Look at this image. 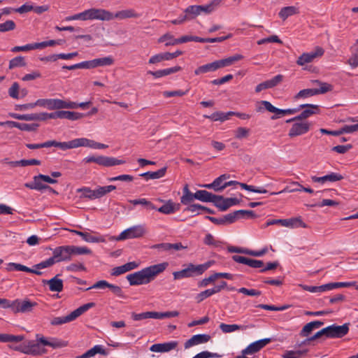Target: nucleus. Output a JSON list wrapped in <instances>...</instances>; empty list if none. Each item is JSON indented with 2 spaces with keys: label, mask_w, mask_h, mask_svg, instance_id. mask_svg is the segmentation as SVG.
Here are the masks:
<instances>
[{
  "label": "nucleus",
  "mask_w": 358,
  "mask_h": 358,
  "mask_svg": "<svg viewBox=\"0 0 358 358\" xmlns=\"http://www.w3.org/2000/svg\"><path fill=\"white\" fill-rule=\"evenodd\" d=\"M168 265L167 262H163L146 267L139 271L127 275V279L131 286L148 284L153 280L157 275L162 273Z\"/></svg>",
  "instance_id": "nucleus-1"
},
{
  "label": "nucleus",
  "mask_w": 358,
  "mask_h": 358,
  "mask_svg": "<svg viewBox=\"0 0 358 358\" xmlns=\"http://www.w3.org/2000/svg\"><path fill=\"white\" fill-rule=\"evenodd\" d=\"M92 251L87 247L62 245L57 247L52 252L56 262L70 261L76 255H90Z\"/></svg>",
  "instance_id": "nucleus-2"
},
{
  "label": "nucleus",
  "mask_w": 358,
  "mask_h": 358,
  "mask_svg": "<svg viewBox=\"0 0 358 358\" xmlns=\"http://www.w3.org/2000/svg\"><path fill=\"white\" fill-rule=\"evenodd\" d=\"M113 13L108 10L101 8H90L82 13L66 17V20H99L102 21H109L113 20Z\"/></svg>",
  "instance_id": "nucleus-3"
},
{
  "label": "nucleus",
  "mask_w": 358,
  "mask_h": 358,
  "mask_svg": "<svg viewBox=\"0 0 358 358\" xmlns=\"http://www.w3.org/2000/svg\"><path fill=\"white\" fill-rule=\"evenodd\" d=\"M56 262L54 259L53 257L48 258V259L43 261L37 264L34 266V268H30L24 265L18 263H9L7 265L6 270L8 271H24L27 273H34L38 275H41L43 274L40 269L45 268L52 266L55 264Z\"/></svg>",
  "instance_id": "nucleus-4"
},
{
  "label": "nucleus",
  "mask_w": 358,
  "mask_h": 358,
  "mask_svg": "<svg viewBox=\"0 0 358 358\" xmlns=\"http://www.w3.org/2000/svg\"><path fill=\"white\" fill-rule=\"evenodd\" d=\"M211 262H208L203 264L194 265L189 264L187 268L173 273L174 280L192 278L203 274L210 266Z\"/></svg>",
  "instance_id": "nucleus-5"
},
{
  "label": "nucleus",
  "mask_w": 358,
  "mask_h": 358,
  "mask_svg": "<svg viewBox=\"0 0 358 358\" xmlns=\"http://www.w3.org/2000/svg\"><path fill=\"white\" fill-rule=\"evenodd\" d=\"M94 306L95 303L93 302L85 303L80 306L77 309L74 310L66 316L55 317L52 318L50 321V324L53 326H58L72 322L75 320L76 318H78L79 316H80L82 314L87 311L89 309Z\"/></svg>",
  "instance_id": "nucleus-6"
},
{
  "label": "nucleus",
  "mask_w": 358,
  "mask_h": 358,
  "mask_svg": "<svg viewBox=\"0 0 358 358\" xmlns=\"http://www.w3.org/2000/svg\"><path fill=\"white\" fill-rule=\"evenodd\" d=\"M286 122H292V125L288 132V136L290 138H294L307 134L313 126V124L309 121L291 120V119H289L286 120Z\"/></svg>",
  "instance_id": "nucleus-7"
},
{
  "label": "nucleus",
  "mask_w": 358,
  "mask_h": 358,
  "mask_svg": "<svg viewBox=\"0 0 358 358\" xmlns=\"http://www.w3.org/2000/svg\"><path fill=\"white\" fill-rule=\"evenodd\" d=\"M36 104L38 106L46 108L49 110H59L75 107V104L70 103V101L59 99H40L36 101Z\"/></svg>",
  "instance_id": "nucleus-8"
},
{
  "label": "nucleus",
  "mask_w": 358,
  "mask_h": 358,
  "mask_svg": "<svg viewBox=\"0 0 358 358\" xmlns=\"http://www.w3.org/2000/svg\"><path fill=\"white\" fill-rule=\"evenodd\" d=\"M146 234V229L143 225H136L128 228L120 233L116 240L122 241L130 238H138Z\"/></svg>",
  "instance_id": "nucleus-9"
},
{
  "label": "nucleus",
  "mask_w": 358,
  "mask_h": 358,
  "mask_svg": "<svg viewBox=\"0 0 358 358\" xmlns=\"http://www.w3.org/2000/svg\"><path fill=\"white\" fill-rule=\"evenodd\" d=\"M38 303L35 301H31L28 299L23 300L15 299L13 300V312L14 313H30L33 309L37 306Z\"/></svg>",
  "instance_id": "nucleus-10"
},
{
  "label": "nucleus",
  "mask_w": 358,
  "mask_h": 358,
  "mask_svg": "<svg viewBox=\"0 0 358 358\" xmlns=\"http://www.w3.org/2000/svg\"><path fill=\"white\" fill-rule=\"evenodd\" d=\"M297 108H299V110L301 109L303 110L299 115L291 118V120L307 121V118L320 113L319 106L315 104H301Z\"/></svg>",
  "instance_id": "nucleus-11"
},
{
  "label": "nucleus",
  "mask_w": 358,
  "mask_h": 358,
  "mask_svg": "<svg viewBox=\"0 0 358 358\" xmlns=\"http://www.w3.org/2000/svg\"><path fill=\"white\" fill-rule=\"evenodd\" d=\"M324 53V50L321 47H316L313 51L303 53L296 60L299 66H303L306 64L312 62L315 59L322 57Z\"/></svg>",
  "instance_id": "nucleus-12"
},
{
  "label": "nucleus",
  "mask_w": 358,
  "mask_h": 358,
  "mask_svg": "<svg viewBox=\"0 0 358 358\" xmlns=\"http://www.w3.org/2000/svg\"><path fill=\"white\" fill-rule=\"evenodd\" d=\"M328 338H340L345 336L349 331V324L345 323L341 326L332 324L327 327Z\"/></svg>",
  "instance_id": "nucleus-13"
},
{
  "label": "nucleus",
  "mask_w": 358,
  "mask_h": 358,
  "mask_svg": "<svg viewBox=\"0 0 358 358\" xmlns=\"http://www.w3.org/2000/svg\"><path fill=\"white\" fill-rule=\"evenodd\" d=\"M52 146L59 148L62 150L76 148L82 146L81 138H76L68 142H57L56 141H49V148Z\"/></svg>",
  "instance_id": "nucleus-14"
},
{
  "label": "nucleus",
  "mask_w": 358,
  "mask_h": 358,
  "mask_svg": "<svg viewBox=\"0 0 358 358\" xmlns=\"http://www.w3.org/2000/svg\"><path fill=\"white\" fill-rule=\"evenodd\" d=\"M271 341V338H264L250 344L246 348L242 350V355H252L259 352Z\"/></svg>",
  "instance_id": "nucleus-15"
},
{
  "label": "nucleus",
  "mask_w": 358,
  "mask_h": 358,
  "mask_svg": "<svg viewBox=\"0 0 358 358\" xmlns=\"http://www.w3.org/2000/svg\"><path fill=\"white\" fill-rule=\"evenodd\" d=\"M232 259L240 264H245L249 266L251 268H260L264 266V262L262 260L250 259L245 257L239 256V255H234L232 256Z\"/></svg>",
  "instance_id": "nucleus-16"
},
{
  "label": "nucleus",
  "mask_w": 358,
  "mask_h": 358,
  "mask_svg": "<svg viewBox=\"0 0 358 358\" xmlns=\"http://www.w3.org/2000/svg\"><path fill=\"white\" fill-rule=\"evenodd\" d=\"M182 54L180 50H177L174 52H163L152 56L149 59V64H156L162 61H168L173 59Z\"/></svg>",
  "instance_id": "nucleus-17"
},
{
  "label": "nucleus",
  "mask_w": 358,
  "mask_h": 358,
  "mask_svg": "<svg viewBox=\"0 0 358 358\" xmlns=\"http://www.w3.org/2000/svg\"><path fill=\"white\" fill-rule=\"evenodd\" d=\"M210 340V336L208 334H196L192 336L189 339L186 341L184 344L185 349L189 348L192 346L203 344L208 342Z\"/></svg>",
  "instance_id": "nucleus-18"
},
{
  "label": "nucleus",
  "mask_w": 358,
  "mask_h": 358,
  "mask_svg": "<svg viewBox=\"0 0 358 358\" xmlns=\"http://www.w3.org/2000/svg\"><path fill=\"white\" fill-rule=\"evenodd\" d=\"M24 186L30 189H35L37 191H43L44 189L52 190V188L49 185L45 184V182L38 176L33 177V181L31 182H27Z\"/></svg>",
  "instance_id": "nucleus-19"
},
{
  "label": "nucleus",
  "mask_w": 358,
  "mask_h": 358,
  "mask_svg": "<svg viewBox=\"0 0 358 358\" xmlns=\"http://www.w3.org/2000/svg\"><path fill=\"white\" fill-rule=\"evenodd\" d=\"M178 345L176 341L156 343L151 345L150 350L154 352H167L175 349Z\"/></svg>",
  "instance_id": "nucleus-20"
},
{
  "label": "nucleus",
  "mask_w": 358,
  "mask_h": 358,
  "mask_svg": "<svg viewBox=\"0 0 358 358\" xmlns=\"http://www.w3.org/2000/svg\"><path fill=\"white\" fill-rule=\"evenodd\" d=\"M96 164L103 166H113L115 165L123 164L125 163V161L117 159L111 157H106V156H98L96 157Z\"/></svg>",
  "instance_id": "nucleus-21"
},
{
  "label": "nucleus",
  "mask_w": 358,
  "mask_h": 358,
  "mask_svg": "<svg viewBox=\"0 0 358 358\" xmlns=\"http://www.w3.org/2000/svg\"><path fill=\"white\" fill-rule=\"evenodd\" d=\"M83 114L78 113V112H73V111H69V110H58L55 112V115H52L51 117H55V119H67L70 120H76L78 119H80L83 117Z\"/></svg>",
  "instance_id": "nucleus-22"
},
{
  "label": "nucleus",
  "mask_w": 358,
  "mask_h": 358,
  "mask_svg": "<svg viewBox=\"0 0 358 358\" xmlns=\"http://www.w3.org/2000/svg\"><path fill=\"white\" fill-rule=\"evenodd\" d=\"M225 188L229 186L234 185H238L242 189H244L245 190L255 192V193H260V194H265L267 192V190L266 189L262 188V187H257L253 185H249L245 183L239 182L238 181L235 180H231L229 182H225Z\"/></svg>",
  "instance_id": "nucleus-23"
},
{
  "label": "nucleus",
  "mask_w": 358,
  "mask_h": 358,
  "mask_svg": "<svg viewBox=\"0 0 358 358\" xmlns=\"http://www.w3.org/2000/svg\"><path fill=\"white\" fill-rule=\"evenodd\" d=\"M38 341L45 346H50L53 348H62L66 345L64 341L58 340L57 338H52L50 341H48L45 337L40 336L38 334L36 335Z\"/></svg>",
  "instance_id": "nucleus-24"
},
{
  "label": "nucleus",
  "mask_w": 358,
  "mask_h": 358,
  "mask_svg": "<svg viewBox=\"0 0 358 358\" xmlns=\"http://www.w3.org/2000/svg\"><path fill=\"white\" fill-rule=\"evenodd\" d=\"M59 275H57L54 278L50 280H43V284H47L49 285V289L51 292H60L63 289V280L59 279Z\"/></svg>",
  "instance_id": "nucleus-25"
},
{
  "label": "nucleus",
  "mask_w": 358,
  "mask_h": 358,
  "mask_svg": "<svg viewBox=\"0 0 358 358\" xmlns=\"http://www.w3.org/2000/svg\"><path fill=\"white\" fill-rule=\"evenodd\" d=\"M242 59H243V56L242 55L236 54L233 56L229 57L225 59H222L220 60H216L215 64H216L217 69L231 66L234 62H238Z\"/></svg>",
  "instance_id": "nucleus-26"
},
{
  "label": "nucleus",
  "mask_w": 358,
  "mask_h": 358,
  "mask_svg": "<svg viewBox=\"0 0 358 358\" xmlns=\"http://www.w3.org/2000/svg\"><path fill=\"white\" fill-rule=\"evenodd\" d=\"M22 352L25 354L38 356L45 353V350H41L38 343H35L34 341H29Z\"/></svg>",
  "instance_id": "nucleus-27"
},
{
  "label": "nucleus",
  "mask_w": 358,
  "mask_h": 358,
  "mask_svg": "<svg viewBox=\"0 0 358 358\" xmlns=\"http://www.w3.org/2000/svg\"><path fill=\"white\" fill-rule=\"evenodd\" d=\"M282 226L289 228H308V225L303 222L301 217H292L289 219H283Z\"/></svg>",
  "instance_id": "nucleus-28"
},
{
  "label": "nucleus",
  "mask_w": 358,
  "mask_h": 358,
  "mask_svg": "<svg viewBox=\"0 0 358 358\" xmlns=\"http://www.w3.org/2000/svg\"><path fill=\"white\" fill-rule=\"evenodd\" d=\"M324 324L322 321H313L306 324L301 330L300 336L302 337L308 336L314 329H318Z\"/></svg>",
  "instance_id": "nucleus-29"
},
{
  "label": "nucleus",
  "mask_w": 358,
  "mask_h": 358,
  "mask_svg": "<svg viewBox=\"0 0 358 358\" xmlns=\"http://www.w3.org/2000/svg\"><path fill=\"white\" fill-rule=\"evenodd\" d=\"M113 19L117 18L124 20L127 18H136L140 16L134 9H126L117 11L115 15L113 14Z\"/></svg>",
  "instance_id": "nucleus-30"
},
{
  "label": "nucleus",
  "mask_w": 358,
  "mask_h": 358,
  "mask_svg": "<svg viewBox=\"0 0 358 358\" xmlns=\"http://www.w3.org/2000/svg\"><path fill=\"white\" fill-rule=\"evenodd\" d=\"M181 70V67L178 66H176L171 68H168L162 70H159L156 71H148L149 74L152 75L155 78H158L163 76H166L174 73H176Z\"/></svg>",
  "instance_id": "nucleus-31"
},
{
  "label": "nucleus",
  "mask_w": 358,
  "mask_h": 358,
  "mask_svg": "<svg viewBox=\"0 0 358 358\" xmlns=\"http://www.w3.org/2000/svg\"><path fill=\"white\" fill-rule=\"evenodd\" d=\"M299 13V8L295 6H285L280 9V12L278 13V16L282 20H285L287 17L298 14Z\"/></svg>",
  "instance_id": "nucleus-32"
},
{
  "label": "nucleus",
  "mask_w": 358,
  "mask_h": 358,
  "mask_svg": "<svg viewBox=\"0 0 358 358\" xmlns=\"http://www.w3.org/2000/svg\"><path fill=\"white\" fill-rule=\"evenodd\" d=\"M166 167H163L157 171H148L140 174V176L145 178L146 180L159 179L164 177L166 172Z\"/></svg>",
  "instance_id": "nucleus-33"
},
{
  "label": "nucleus",
  "mask_w": 358,
  "mask_h": 358,
  "mask_svg": "<svg viewBox=\"0 0 358 358\" xmlns=\"http://www.w3.org/2000/svg\"><path fill=\"white\" fill-rule=\"evenodd\" d=\"M215 194H213L206 190H198L194 194L195 199H198L203 202H212L213 201Z\"/></svg>",
  "instance_id": "nucleus-34"
},
{
  "label": "nucleus",
  "mask_w": 358,
  "mask_h": 358,
  "mask_svg": "<svg viewBox=\"0 0 358 358\" xmlns=\"http://www.w3.org/2000/svg\"><path fill=\"white\" fill-rule=\"evenodd\" d=\"M311 83L317 85L318 86L317 88H313L314 91L317 92V95L327 93L333 90V86L327 83L321 82L318 80H311Z\"/></svg>",
  "instance_id": "nucleus-35"
},
{
  "label": "nucleus",
  "mask_w": 358,
  "mask_h": 358,
  "mask_svg": "<svg viewBox=\"0 0 358 358\" xmlns=\"http://www.w3.org/2000/svg\"><path fill=\"white\" fill-rule=\"evenodd\" d=\"M227 198H224L222 196L215 195L213 203L221 211L227 210L229 206Z\"/></svg>",
  "instance_id": "nucleus-36"
},
{
  "label": "nucleus",
  "mask_w": 358,
  "mask_h": 358,
  "mask_svg": "<svg viewBox=\"0 0 358 358\" xmlns=\"http://www.w3.org/2000/svg\"><path fill=\"white\" fill-rule=\"evenodd\" d=\"M24 339L23 335H11L7 334H0V342L1 343H19Z\"/></svg>",
  "instance_id": "nucleus-37"
},
{
  "label": "nucleus",
  "mask_w": 358,
  "mask_h": 358,
  "mask_svg": "<svg viewBox=\"0 0 358 358\" xmlns=\"http://www.w3.org/2000/svg\"><path fill=\"white\" fill-rule=\"evenodd\" d=\"M81 143L82 146L81 147H88L92 148L94 149H105L108 148L107 145L95 142L94 141L90 140L86 138H81Z\"/></svg>",
  "instance_id": "nucleus-38"
},
{
  "label": "nucleus",
  "mask_w": 358,
  "mask_h": 358,
  "mask_svg": "<svg viewBox=\"0 0 358 358\" xmlns=\"http://www.w3.org/2000/svg\"><path fill=\"white\" fill-rule=\"evenodd\" d=\"M184 13L187 20H193L200 15L199 6L197 5L188 6L185 9Z\"/></svg>",
  "instance_id": "nucleus-39"
},
{
  "label": "nucleus",
  "mask_w": 358,
  "mask_h": 358,
  "mask_svg": "<svg viewBox=\"0 0 358 358\" xmlns=\"http://www.w3.org/2000/svg\"><path fill=\"white\" fill-rule=\"evenodd\" d=\"M217 70L215 61L211 63H208L204 65H202L199 67H198L195 71L194 73L195 75H199L202 73H206L208 72H213Z\"/></svg>",
  "instance_id": "nucleus-40"
},
{
  "label": "nucleus",
  "mask_w": 358,
  "mask_h": 358,
  "mask_svg": "<svg viewBox=\"0 0 358 358\" xmlns=\"http://www.w3.org/2000/svg\"><path fill=\"white\" fill-rule=\"evenodd\" d=\"M220 329L223 333L228 334L237 330H244L246 329V327L238 324H227L225 323H221L220 324Z\"/></svg>",
  "instance_id": "nucleus-41"
},
{
  "label": "nucleus",
  "mask_w": 358,
  "mask_h": 358,
  "mask_svg": "<svg viewBox=\"0 0 358 358\" xmlns=\"http://www.w3.org/2000/svg\"><path fill=\"white\" fill-rule=\"evenodd\" d=\"M230 178V175L229 174H222L218 178H215L214 181V184L215 186V192H221L225 189L224 180L229 179Z\"/></svg>",
  "instance_id": "nucleus-42"
},
{
  "label": "nucleus",
  "mask_w": 358,
  "mask_h": 358,
  "mask_svg": "<svg viewBox=\"0 0 358 358\" xmlns=\"http://www.w3.org/2000/svg\"><path fill=\"white\" fill-rule=\"evenodd\" d=\"M177 41L178 38H175L170 33L162 35L158 39V43H165L166 46L178 45Z\"/></svg>",
  "instance_id": "nucleus-43"
},
{
  "label": "nucleus",
  "mask_w": 358,
  "mask_h": 358,
  "mask_svg": "<svg viewBox=\"0 0 358 358\" xmlns=\"http://www.w3.org/2000/svg\"><path fill=\"white\" fill-rule=\"evenodd\" d=\"M308 352V350H287L282 355V358H301Z\"/></svg>",
  "instance_id": "nucleus-44"
},
{
  "label": "nucleus",
  "mask_w": 358,
  "mask_h": 358,
  "mask_svg": "<svg viewBox=\"0 0 358 358\" xmlns=\"http://www.w3.org/2000/svg\"><path fill=\"white\" fill-rule=\"evenodd\" d=\"M27 65L25 59L22 56H17L10 59L9 62V69H13L17 67H24Z\"/></svg>",
  "instance_id": "nucleus-45"
},
{
  "label": "nucleus",
  "mask_w": 358,
  "mask_h": 358,
  "mask_svg": "<svg viewBox=\"0 0 358 358\" xmlns=\"http://www.w3.org/2000/svg\"><path fill=\"white\" fill-rule=\"evenodd\" d=\"M159 213L165 215H169L175 213L177 210L176 205L171 201H167L164 205L157 208Z\"/></svg>",
  "instance_id": "nucleus-46"
},
{
  "label": "nucleus",
  "mask_w": 358,
  "mask_h": 358,
  "mask_svg": "<svg viewBox=\"0 0 358 358\" xmlns=\"http://www.w3.org/2000/svg\"><path fill=\"white\" fill-rule=\"evenodd\" d=\"M86 355L89 358L95 356L96 354L102 355H106L108 353L101 345H96L91 349L85 352Z\"/></svg>",
  "instance_id": "nucleus-47"
},
{
  "label": "nucleus",
  "mask_w": 358,
  "mask_h": 358,
  "mask_svg": "<svg viewBox=\"0 0 358 358\" xmlns=\"http://www.w3.org/2000/svg\"><path fill=\"white\" fill-rule=\"evenodd\" d=\"M220 3V0H213L210 3L206 5L198 6L200 14L204 13L205 14H209L212 13L215 7Z\"/></svg>",
  "instance_id": "nucleus-48"
},
{
  "label": "nucleus",
  "mask_w": 358,
  "mask_h": 358,
  "mask_svg": "<svg viewBox=\"0 0 358 358\" xmlns=\"http://www.w3.org/2000/svg\"><path fill=\"white\" fill-rule=\"evenodd\" d=\"M115 189L116 187L115 185L99 187L97 189H94L96 199L101 198Z\"/></svg>",
  "instance_id": "nucleus-49"
},
{
  "label": "nucleus",
  "mask_w": 358,
  "mask_h": 358,
  "mask_svg": "<svg viewBox=\"0 0 358 358\" xmlns=\"http://www.w3.org/2000/svg\"><path fill=\"white\" fill-rule=\"evenodd\" d=\"M95 68L98 66H111L114 64V59L111 56L94 59Z\"/></svg>",
  "instance_id": "nucleus-50"
},
{
  "label": "nucleus",
  "mask_w": 358,
  "mask_h": 358,
  "mask_svg": "<svg viewBox=\"0 0 358 358\" xmlns=\"http://www.w3.org/2000/svg\"><path fill=\"white\" fill-rule=\"evenodd\" d=\"M131 318L135 321H139L150 318L155 319V311H148L141 313H132Z\"/></svg>",
  "instance_id": "nucleus-51"
},
{
  "label": "nucleus",
  "mask_w": 358,
  "mask_h": 358,
  "mask_svg": "<svg viewBox=\"0 0 358 358\" xmlns=\"http://www.w3.org/2000/svg\"><path fill=\"white\" fill-rule=\"evenodd\" d=\"M83 239L88 243H104L106 239L102 236H93L90 233L85 232Z\"/></svg>",
  "instance_id": "nucleus-52"
},
{
  "label": "nucleus",
  "mask_w": 358,
  "mask_h": 358,
  "mask_svg": "<svg viewBox=\"0 0 358 358\" xmlns=\"http://www.w3.org/2000/svg\"><path fill=\"white\" fill-rule=\"evenodd\" d=\"M316 91H314L313 88L312 89H304L299 91L295 96L294 99H299L301 98H307L310 96H313L317 95Z\"/></svg>",
  "instance_id": "nucleus-53"
},
{
  "label": "nucleus",
  "mask_w": 358,
  "mask_h": 358,
  "mask_svg": "<svg viewBox=\"0 0 358 358\" xmlns=\"http://www.w3.org/2000/svg\"><path fill=\"white\" fill-rule=\"evenodd\" d=\"M179 315V312L177 310L167 311L164 313H159L155 311V319L162 320L164 318L174 317Z\"/></svg>",
  "instance_id": "nucleus-54"
},
{
  "label": "nucleus",
  "mask_w": 358,
  "mask_h": 358,
  "mask_svg": "<svg viewBox=\"0 0 358 358\" xmlns=\"http://www.w3.org/2000/svg\"><path fill=\"white\" fill-rule=\"evenodd\" d=\"M77 192L82 193L80 196L81 198H87L92 200L96 199L94 190H92L89 187L80 188L77 190Z\"/></svg>",
  "instance_id": "nucleus-55"
},
{
  "label": "nucleus",
  "mask_w": 358,
  "mask_h": 358,
  "mask_svg": "<svg viewBox=\"0 0 358 358\" xmlns=\"http://www.w3.org/2000/svg\"><path fill=\"white\" fill-rule=\"evenodd\" d=\"M8 94L13 98L17 99L20 98V85L17 82H15L8 89Z\"/></svg>",
  "instance_id": "nucleus-56"
},
{
  "label": "nucleus",
  "mask_w": 358,
  "mask_h": 358,
  "mask_svg": "<svg viewBox=\"0 0 358 358\" xmlns=\"http://www.w3.org/2000/svg\"><path fill=\"white\" fill-rule=\"evenodd\" d=\"M322 336L328 338L327 327L321 329L320 331H317L315 334H314L313 336H311V337L307 338L306 340H305L304 341H303V343L306 344L308 342L318 339V338H321Z\"/></svg>",
  "instance_id": "nucleus-57"
},
{
  "label": "nucleus",
  "mask_w": 358,
  "mask_h": 358,
  "mask_svg": "<svg viewBox=\"0 0 358 358\" xmlns=\"http://www.w3.org/2000/svg\"><path fill=\"white\" fill-rule=\"evenodd\" d=\"M217 279V273H215L208 278H205L198 283L199 287H206Z\"/></svg>",
  "instance_id": "nucleus-58"
},
{
  "label": "nucleus",
  "mask_w": 358,
  "mask_h": 358,
  "mask_svg": "<svg viewBox=\"0 0 358 358\" xmlns=\"http://www.w3.org/2000/svg\"><path fill=\"white\" fill-rule=\"evenodd\" d=\"M15 23L13 20H7L3 23L0 24V31L6 32L14 30L15 29Z\"/></svg>",
  "instance_id": "nucleus-59"
},
{
  "label": "nucleus",
  "mask_w": 358,
  "mask_h": 358,
  "mask_svg": "<svg viewBox=\"0 0 358 358\" xmlns=\"http://www.w3.org/2000/svg\"><path fill=\"white\" fill-rule=\"evenodd\" d=\"M35 45H36V43L27 44V45H22V46H15L11 49V51L13 52H20V51L27 52V51L36 49V47Z\"/></svg>",
  "instance_id": "nucleus-60"
},
{
  "label": "nucleus",
  "mask_w": 358,
  "mask_h": 358,
  "mask_svg": "<svg viewBox=\"0 0 358 358\" xmlns=\"http://www.w3.org/2000/svg\"><path fill=\"white\" fill-rule=\"evenodd\" d=\"M61 41L50 40L48 41H43L41 43H36V49H43L48 46H54L55 45H60Z\"/></svg>",
  "instance_id": "nucleus-61"
},
{
  "label": "nucleus",
  "mask_w": 358,
  "mask_h": 358,
  "mask_svg": "<svg viewBox=\"0 0 358 358\" xmlns=\"http://www.w3.org/2000/svg\"><path fill=\"white\" fill-rule=\"evenodd\" d=\"M267 43H282V41L278 36L273 35L267 38H264L257 41L258 45H263Z\"/></svg>",
  "instance_id": "nucleus-62"
},
{
  "label": "nucleus",
  "mask_w": 358,
  "mask_h": 358,
  "mask_svg": "<svg viewBox=\"0 0 358 358\" xmlns=\"http://www.w3.org/2000/svg\"><path fill=\"white\" fill-rule=\"evenodd\" d=\"M235 212V214L238 219L240 218H243V217H255V213L253 210H236L234 211Z\"/></svg>",
  "instance_id": "nucleus-63"
},
{
  "label": "nucleus",
  "mask_w": 358,
  "mask_h": 358,
  "mask_svg": "<svg viewBox=\"0 0 358 358\" xmlns=\"http://www.w3.org/2000/svg\"><path fill=\"white\" fill-rule=\"evenodd\" d=\"M284 76L281 74H278L275 76H274L273 78L268 80V84L269 85L270 88H273L277 85H278L282 80H283Z\"/></svg>",
  "instance_id": "nucleus-64"
}]
</instances>
